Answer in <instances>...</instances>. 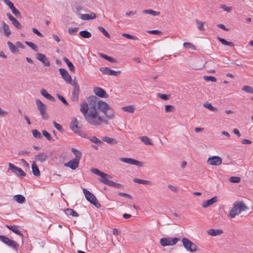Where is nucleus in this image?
<instances>
[{"label": "nucleus", "instance_id": "1", "mask_svg": "<svg viewBox=\"0 0 253 253\" xmlns=\"http://www.w3.org/2000/svg\"><path fill=\"white\" fill-rule=\"evenodd\" d=\"M92 101L89 103L90 109L88 113L84 115V119L86 122L93 126H99L100 125V121L102 120V117L98 116V113L96 110V96H90L89 97Z\"/></svg>", "mask_w": 253, "mask_h": 253}, {"label": "nucleus", "instance_id": "2", "mask_svg": "<svg viewBox=\"0 0 253 253\" xmlns=\"http://www.w3.org/2000/svg\"><path fill=\"white\" fill-rule=\"evenodd\" d=\"M97 109L102 112L107 118L113 120L115 118L113 110L106 102L99 100L97 102Z\"/></svg>", "mask_w": 253, "mask_h": 253}, {"label": "nucleus", "instance_id": "3", "mask_svg": "<svg viewBox=\"0 0 253 253\" xmlns=\"http://www.w3.org/2000/svg\"><path fill=\"white\" fill-rule=\"evenodd\" d=\"M248 209L243 201H237L233 203V208L230 211L228 216L231 218H233L236 215H238L243 211H246Z\"/></svg>", "mask_w": 253, "mask_h": 253}, {"label": "nucleus", "instance_id": "4", "mask_svg": "<svg viewBox=\"0 0 253 253\" xmlns=\"http://www.w3.org/2000/svg\"><path fill=\"white\" fill-rule=\"evenodd\" d=\"M83 191L87 201L93 205L97 208H99L101 205L99 203L95 196L85 188H83Z\"/></svg>", "mask_w": 253, "mask_h": 253}, {"label": "nucleus", "instance_id": "5", "mask_svg": "<svg viewBox=\"0 0 253 253\" xmlns=\"http://www.w3.org/2000/svg\"><path fill=\"white\" fill-rule=\"evenodd\" d=\"M182 243L183 247L187 251L193 253L198 250L197 245L187 238H183Z\"/></svg>", "mask_w": 253, "mask_h": 253}, {"label": "nucleus", "instance_id": "6", "mask_svg": "<svg viewBox=\"0 0 253 253\" xmlns=\"http://www.w3.org/2000/svg\"><path fill=\"white\" fill-rule=\"evenodd\" d=\"M37 108L43 120H47L49 116L46 113V106L43 104L40 99H37L35 101Z\"/></svg>", "mask_w": 253, "mask_h": 253}, {"label": "nucleus", "instance_id": "7", "mask_svg": "<svg viewBox=\"0 0 253 253\" xmlns=\"http://www.w3.org/2000/svg\"><path fill=\"white\" fill-rule=\"evenodd\" d=\"M179 238H174L171 239L170 237H163L160 239V244L163 247L175 245L179 241Z\"/></svg>", "mask_w": 253, "mask_h": 253}, {"label": "nucleus", "instance_id": "8", "mask_svg": "<svg viewBox=\"0 0 253 253\" xmlns=\"http://www.w3.org/2000/svg\"><path fill=\"white\" fill-rule=\"evenodd\" d=\"M0 240L9 247L17 250L18 244L14 241L12 240L4 235H0Z\"/></svg>", "mask_w": 253, "mask_h": 253}, {"label": "nucleus", "instance_id": "9", "mask_svg": "<svg viewBox=\"0 0 253 253\" xmlns=\"http://www.w3.org/2000/svg\"><path fill=\"white\" fill-rule=\"evenodd\" d=\"M8 170L11 169L12 172L18 176H25L26 173L20 168L15 166L11 163L8 164Z\"/></svg>", "mask_w": 253, "mask_h": 253}, {"label": "nucleus", "instance_id": "10", "mask_svg": "<svg viewBox=\"0 0 253 253\" xmlns=\"http://www.w3.org/2000/svg\"><path fill=\"white\" fill-rule=\"evenodd\" d=\"M120 160L122 162L128 164L137 166L140 167H142L144 166L143 162L138 161L133 159L127 158H121Z\"/></svg>", "mask_w": 253, "mask_h": 253}, {"label": "nucleus", "instance_id": "11", "mask_svg": "<svg viewBox=\"0 0 253 253\" xmlns=\"http://www.w3.org/2000/svg\"><path fill=\"white\" fill-rule=\"evenodd\" d=\"M222 158L216 156L210 157L207 160V163L211 166H219L222 164Z\"/></svg>", "mask_w": 253, "mask_h": 253}, {"label": "nucleus", "instance_id": "12", "mask_svg": "<svg viewBox=\"0 0 253 253\" xmlns=\"http://www.w3.org/2000/svg\"><path fill=\"white\" fill-rule=\"evenodd\" d=\"M73 85H74V89L72 93L71 100L74 102H77L79 99L80 88L77 83L75 81Z\"/></svg>", "mask_w": 253, "mask_h": 253}, {"label": "nucleus", "instance_id": "13", "mask_svg": "<svg viewBox=\"0 0 253 253\" xmlns=\"http://www.w3.org/2000/svg\"><path fill=\"white\" fill-rule=\"evenodd\" d=\"M99 70L104 75L117 76L121 73L120 71H116L110 69L108 67H101Z\"/></svg>", "mask_w": 253, "mask_h": 253}, {"label": "nucleus", "instance_id": "14", "mask_svg": "<svg viewBox=\"0 0 253 253\" xmlns=\"http://www.w3.org/2000/svg\"><path fill=\"white\" fill-rule=\"evenodd\" d=\"M59 71L62 76V78L64 80V81L66 83L71 84L72 81V78L69 74L67 71L63 68H60L59 69Z\"/></svg>", "mask_w": 253, "mask_h": 253}, {"label": "nucleus", "instance_id": "15", "mask_svg": "<svg viewBox=\"0 0 253 253\" xmlns=\"http://www.w3.org/2000/svg\"><path fill=\"white\" fill-rule=\"evenodd\" d=\"M37 59L41 61L44 66L49 67L50 65L49 60L46 58V56L41 53H38L36 55Z\"/></svg>", "mask_w": 253, "mask_h": 253}, {"label": "nucleus", "instance_id": "16", "mask_svg": "<svg viewBox=\"0 0 253 253\" xmlns=\"http://www.w3.org/2000/svg\"><path fill=\"white\" fill-rule=\"evenodd\" d=\"M48 158V155L47 153L44 152H41L38 153L35 157V160L37 162H40L41 163H44L46 161Z\"/></svg>", "mask_w": 253, "mask_h": 253}, {"label": "nucleus", "instance_id": "17", "mask_svg": "<svg viewBox=\"0 0 253 253\" xmlns=\"http://www.w3.org/2000/svg\"><path fill=\"white\" fill-rule=\"evenodd\" d=\"M94 93L96 95L101 98H107L108 95L106 91L102 88L96 87L94 88Z\"/></svg>", "mask_w": 253, "mask_h": 253}, {"label": "nucleus", "instance_id": "18", "mask_svg": "<svg viewBox=\"0 0 253 253\" xmlns=\"http://www.w3.org/2000/svg\"><path fill=\"white\" fill-rule=\"evenodd\" d=\"M100 181L105 184L108 185L111 187H115L118 189H120L123 187L122 184L114 182L112 181L108 180L107 178L104 179H100Z\"/></svg>", "mask_w": 253, "mask_h": 253}, {"label": "nucleus", "instance_id": "19", "mask_svg": "<svg viewBox=\"0 0 253 253\" xmlns=\"http://www.w3.org/2000/svg\"><path fill=\"white\" fill-rule=\"evenodd\" d=\"M80 161L73 159L70 161L69 162L64 164V166L67 167H69L72 170H75L79 167Z\"/></svg>", "mask_w": 253, "mask_h": 253}, {"label": "nucleus", "instance_id": "20", "mask_svg": "<svg viewBox=\"0 0 253 253\" xmlns=\"http://www.w3.org/2000/svg\"><path fill=\"white\" fill-rule=\"evenodd\" d=\"M90 170L92 173L100 176L102 178L101 179H107L111 177L110 175L104 173L97 169H91Z\"/></svg>", "mask_w": 253, "mask_h": 253}, {"label": "nucleus", "instance_id": "21", "mask_svg": "<svg viewBox=\"0 0 253 253\" xmlns=\"http://www.w3.org/2000/svg\"><path fill=\"white\" fill-rule=\"evenodd\" d=\"M70 127L74 132L79 133L80 128L78 126L77 119H73L70 124Z\"/></svg>", "mask_w": 253, "mask_h": 253}, {"label": "nucleus", "instance_id": "22", "mask_svg": "<svg viewBox=\"0 0 253 253\" xmlns=\"http://www.w3.org/2000/svg\"><path fill=\"white\" fill-rule=\"evenodd\" d=\"M218 201L217 197L216 196L213 197L211 199L208 200L207 201L204 202L202 205V207L203 208H207L209 206H211L212 204L217 202Z\"/></svg>", "mask_w": 253, "mask_h": 253}, {"label": "nucleus", "instance_id": "23", "mask_svg": "<svg viewBox=\"0 0 253 253\" xmlns=\"http://www.w3.org/2000/svg\"><path fill=\"white\" fill-rule=\"evenodd\" d=\"M207 233L209 235L216 236L222 234L223 233V231L220 229H210L208 230Z\"/></svg>", "mask_w": 253, "mask_h": 253}, {"label": "nucleus", "instance_id": "24", "mask_svg": "<svg viewBox=\"0 0 253 253\" xmlns=\"http://www.w3.org/2000/svg\"><path fill=\"white\" fill-rule=\"evenodd\" d=\"M96 14L93 12L89 14H82L80 15V18L83 20L93 19L96 17Z\"/></svg>", "mask_w": 253, "mask_h": 253}, {"label": "nucleus", "instance_id": "25", "mask_svg": "<svg viewBox=\"0 0 253 253\" xmlns=\"http://www.w3.org/2000/svg\"><path fill=\"white\" fill-rule=\"evenodd\" d=\"M41 94L46 98L47 99L54 102L55 101V99L51 94H49L45 89H42L41 90Z\"/></svg>", "mask_w": 253, "mask_h": 253}, {"label": "nucleus", "instance_id": "26", "mask_svg": "<svg viewBox=\"0 0 253 253\" xmlns=\"http://www.w3.org/2000/svg\"><path fill=\"white\" fill-rule=\"evenodd\" d=\"M80 111L83 114L84 117V115L88 113V105L86 102L81 104Z\"/></svg>", "mask_w": 253, "mask_h": 253}, {"label": "nucleus", "instance_id": "27", "mask_svg": "<svg viewBox=\"0 0 253 253\" xmlns=\"http://www.w3.org/2000/svg\"><path fill=\"white\" fill-rule=\"evenodd\" d=\"M32 169L33 174L36 176H40L41 175L40 171L35 161L32 162Z\"/></svg>", "mask_w": 253, "mask_h": 253}, {"label": "nucleus", "instance_id": "28", "mask_svg": "<svg viewBox=\"0 0 253 253\" xmlns=\"http://www.w3.org/2000/svg\"><path fill=\"white\" fill-rule=\"evenodd\" d=\"M6 227L8 229L13 232L14 233L20 236L21 237H23V234L20 232V231L18 230V226L16 225H7Z\"/></svg>", "mask_w": 253, "mask_h": 253}, {"label": "nucleus", "instance_id": "29", "mask_svg": "<svg viewBox=\"0 0 253 253\" xmlns=\"http://www.w3.org/2000/svg\"><path fill=\"white\" fill-rule=\"evenodd\" d=\"M133 181L139 184H145L148 185H152V183L149 180H143V179H140L137 178H134L133 179Z\"/></svg>", "mask_w": 253, "mask_h": 253}, {"label": "nucleus", "instance_id": "30", "mask_svg": "<svg viewBox=\"0 0 253 253\" xmlns=\"http://www.w3.org/2000/svg\"><path fill=\"white\" fill-rule=\"evenodd\" d=\"M2 29L4 31V36L6 37H9L11 32L9 28L8 25L4 22H3Z\"/></svg>", "mask_w": 253, "mask_h": 253}, {"label": "nucleus", "instance_id": "31", "mask_svg": "<svg viewBox=\"0 0 253 253\" xmlns=\"http://www.w3.org/2000/svg\"><path fill=\"white\" fill-rule=\"evenodd\" d=\"M71 151L75 156V158L74 159L80 161L82 155V152L74 148H72L71 149Z\"/></svg>", "mask_w": 253, "mask_h": 253}, {"label": "nucleus", "instance_id": "32", "mask_svg": "<svg viewBox=\"0 0 253 253\" xmlns=\"http://www.w3.org/2000/svg\"><path fill=\"white\" fill-rule=\"evenodd\" d=\"M102 140L103 141L106 142L109 144L113 145L117 143V141L116 139L110 138L108 136L103 137Z\"/></svg>", "mask_w": 253, "mask_h": 253}, {"label": "nucleus", "instance_id": "33", "mask_svg": "<svg viewBox=\"0 0 253 253\" xmlns=\"http://www.w3.org/2000/svg\"><path fill=\"white\" fill-rule=\"evenodd\" d=\"M64 61L67 64L68 67H69L70 70L74 73L75 72V68L74 65L72 63L70 60L66 58V57H63V58Z\"/></svg>", "mask_w": 253, "mask_h": 253}, {"label": "nucleus", "instance_id": "34", "mask_svg": "<svg viewBox=\"0 0 253 253\" xmlns=\"http://www.w3.org/2000/svg\"><path fill=\"white\" fill-rule=\"evenodd\" d=\"M122 110L126 112L133 113L135 111V107L134 105H130L122 107Z\"/></svg>", "mask_w": 253, "mask_h": 253}, {"label": "nucleus", "instance_id": "35", "mask_svg": "<svg viewBox=\"0 0 253 253\" xmlns=\"http://www.w3.org/2000/svg\"><path fill=\"white\" fill-rule=\"evenodd\" d=\"M14 199L19 204L24 203L26 201L25 198L23 195L20 194L15 195Z\"/></svg>", "mask_w": 253, "mask_h": 253}, {"label": "nucleus", "instance_id": "36", "mask_svg": "<svg viewBox=\"0 0 253 253\" xmlns=\"http://www.w3.org/2000/svg\"><path fill=\"white\" fill-rule=\"evenodd\" d=\"M7 45L12 53H16L19 51L17 47L11 42H8Z\"/></svg>", "mask_w": 253, "mask_h": 253}, {"label": "nucleus", "instance_id": "37", "mask_svg": "<svg viewBox=\"0 0 253 253\" xmlns=\"http://www.w3.org/2000/svg\"><path fill=\"white\" fill-rule=\"evenodd\" d=\"M139 139L144 143V144L147 145H152L153 143L151 139L147 136H141Z\"/></svg>", "mask_w": 253, "mask_h": 253}, {"label": "nucleus", "instance_id": "38", "mask_svg": "<svg viewBox=\"0 0 253 253\" xmlns=\"http://www.w3.org/2000/svg\"><path fill=\"white\" fill-rule=\"evenodd\" d=\"M79 35L83 38L88 39L91 37V34L87 30L80 31Z\"/></svg>", "mask_w": 253, "mask_h": 253}, {"label": "nucleus", "instance_id": "39", "mask_svg": "<svg viewBox=\"0 0 253 253\" xmlns=\"http://www.w3.org/2000/svg\"><path fill=\"white\" fill-rule=\"evenodd\" d=\"M217 39L224 45H228L231 47L234 46V44L232 42H227L225 39H222L219 37H217Z\"/></svg>", "mask_w": 253, "mask_h": 253}, {"label": "nucleus", "instance_id": "40", "mask_svg": "<svg viewBox=\"0 0 253 253\" xmlns=\"http://www.w3.org/2000/svg\"><path fill=\"white\" fill-rule=\"evenodd\" d=\"M64 211L67 215H69L75 217L79 216L78 213L73 209H67Z\"/></svg>", "mask_w": 253, "mask_h": 253}, {"label": "nucleus", "instance_id": "41", "mask_svg": "<svg viewBox=\"0 0 253 253\" xmlns=\"http://www.w3.org/2000/svg\"><path fill=\"white\" fill-rule=\"evenodd\" d=\"M142 12L144 14H151L153 16H157L160 14V12L154 11L153 9L143 10Z\"/></svg>", "mask_w": 253, "mask_h": 253}, {"label": "nucleus", "instance_id": "42", "mask_svg": "<svg viewBox=\"0 0 253 253\" xmlns=\"http://www.w3.org/2000/svg\"><path fill=\"white\" fill-rule=\"evenodd\" d=\"M203 106L212 111H217V109L215 107H213L212 106V105L210 103H204L203 104Z\"/></svg>", "mask_w": 253, "mask_h": 253}, {"label": "nucleus", "instance_id": "43", "mask_svg": "<svg viewBox=\"0 0 253 253\" xmlns=\"http://www.w3.org/2000/svg\"><path fill=\"white\" fill-rule=\"evenodd\" d=\"M25 43L26 44H27L28 46H30L31 48H32L35 51H37L38 50V46L33 42L26 41L25 42Z\"/></svg>", "mask_w": 253, "mask_h": 253}, {"label": "nucleus", "instance_id": "44", "mask_svg": "<svg viewBox=\"0 0 253 253\" xmlns=\"http://www.w3.org/2000/svg\"><path fill=\"white\" fill-rule=\"evenodd\" d=\"M98 29L99 31L102 33V34L107 38L110 39V35L107 32V31L103 27L101 26L98 27Z\"/></svg>", "mask_w": 253, "mask_h": 253}, {"label": "nucleus", "instance_id": "45", "mask_svg": "<svg viewBox=\"0 0 253 253\" xmlns=\"http://www.w3.org/2000/svg\"><path fill=\"white\" fill-rule=\"evenodd\" d=\"M12 24L18 29H21L22 28V25L20 23V22L15 18L12 21H11Z\"/></svg>", "mask_w": 253, "mask_h": 253}, {"label": "nucleus", "instance_id": "46", "mask_svg": "<svg viewBox=\"0 0 253 253\" xmlns=\"http://www.w3.org/2000/svg\"><path fill=\"white\" fill-rule=\"evenodd\" d=\"M32 133L33 136L36 138L40 139L42 138V135L41 133L37 129L33 130Z\"/></svg>", "mask_w": 253, "mask_h": 253}, {"label": "nucleus", "instance_id": "47", "mask_svg": "<svg viewBox=\"0 0 253 253\" xmlns=\"http://www.w3.org/2000/svg\"><path fill=\"white\" fill-rule=\"evenodd\" d=\"M242 90L246 91V92L253 93V88L250 86L245 85L242 88Z\"/></svg>", "mask_w": 253, "mask_h": 253}, {"label": "nucleus", "instance_id": "48", "mask_svg": "<svg viewBox=\"0 0 253 253\" xmlns=\"http://www.w3.org/2000/svg\"><path fill=\"white\" fill-rule=\"evenodd\" d=\"M89 140L93 143L97 144H102V141L97 138L95 136L91 137L89 138Z\"/></svg>", "mask_w": 253, "mask_h": 253}, {"label": "nucleus", "instance_id": "49", "mask_svg": "<svg viewBox=\"0 0 253 253\" xmlns=\"http://www.w3.org/2000/svg\"><path fill=\"white\" fill-rule=\"evenodd\" d=\"M53 124L54 127L60 132H63L64 131L62 126L60 124L57 123L55 121L53 122Z\"/></svg>", "mask_w": 253, "mask_h": 253}, {"label": "nucleus", "instance_id": "50", "mask_svg": "<svg viewBox=\"0 0 253 253\" xmlns=\"http://www.w3.org/2000/svg\"><path fill=\"white\" fill-rule=\"evenodd\" d=\"M196 22L197 24L198 25V29L199 30L204 31L205 30V28H204V24L205 23L202 22L197 19L196 20Z\"/></svg>", "mask_w": 253, "mask_h": 253}, {"label": "nucleus", "instance_id": "51", "mask_svg": "<svg viewBox=\"0 0 253 253\" xmlns=\"http://www.w3.org/2000/svg\"><path fill=\"white\" fill-rule=\"evenodd\" d=\"M42 134L48 140H52V138L51 135L45 130H42Z\"/></svg>", "mask_w": 253, "mask_h": 253}, {"label": "nucleus", "instance_id": "52", "mask_svg": "<svg viewBox=\"0 0 253 253\" xmlns=\"http://www.w3.org/2000/svg\"><path fill=\"white\" fill-rule=\"evenodd\" d=\"M122 36L126 38H127L128 39L133 40H136L138 39V38L136 37L132 36L130 34H126V33H123Z\"/></svg>", "mask_w": 253, "mask_h": 253}, {"label": "nucleus", "instance_id": "53", "mask_svg": "<svg viewBox=\"0 0 253 253\" xmlns=\"http://www.w3.org/2000/svg\"><path fill=\"white\" fill-rule=\"evenodd\" d=\"M204 79L205 81H211L212 82H215L216 81V79L214 77H213V76H204Z\"/></svg>", "mask_w": 253, "mask_h": 253}, {"label": "nucleus", "instance_id": "54", "mask_svg": "<svg viewBox=\"0 0 253 253\" xmlns=\"http://www.w3.org/2000/svg\"><path fill=\"white\" fill-rule=\"evenodd\" d=\"M229 180L232 183H239L241 180V178L239 177L232 176L230 178Z\"/></svg>", "mask_w": 253, "mask_h": 253}, {"label": "nucleus", "instance_id": "55", "mask_svg": "<svg viewBox=\"0 0 253 253\" xmlns=\"http://www.w3.org/2000/svg\"><path fill=\"white\" fill-rule=\"evenodd\" d=\"M174 108L173 106L170 105H167L165 106V111L166 112H173Z\"/></svg>", "mask_w": 253, "mask_h": 253}, {"label": "nucleus", "instance_id": "56", "mask_svg": "<svg viewBox=\"0 0 253 253\" xmlns=\"http://www.w3.org/2000/svg\"><path fill=\"white\" fill-rule=\"evenodd\" d=\"M158 96L162 99L167 100L169 99L170 95L158 93Z\"/></svg>", "mask_w": 253, "mask_h": 253}, {"label": "nucleus", "instance_id": "57", "mask_svg": "<svg viewBox=\"0 0 253 253\" xmlns=\"http://www.w3.org/2000/svg\"><path fill=\"white\" fill-rule=\"evenodd\" d=\"M57 97L65 105H66L67 106L68 105V103L67 102L66 99L64 98V97L62 95L59 94H57Z\"/></svg>", "mask_w": 253, "mask_h": 253}, {"label": "nucleus", "instance_id": "58", "mask_svg": "<svg viewBox=\"0 0 253 253\" xmlns=\"http://www.w3.org/2000/svg\"><path fill=\"white\" fill-rule=\"evenodd\" d=\"M118 195L120 196H122V197H126L129 199H131L132 198V197L131 195H129V194H126V193H123V192H119L118 193Z\"/></svg>", "mask_w": 253, "mask_h": 253}, {"label": "nucleus", "instance_id": "59", "mask_svg": "<svg viewBox=\"0 0 253 253\" xmlns=\"http://www.w3.org/2000/svg\"><path fill=\"white\" fill-rule=\"evenodd\" d=\"M220 8L228 12H230L232 10V8L231 7L227 6L225 4L221 5Z\"/></svg>", "mask_w": 253, "mask_h": 253}, {"label": "nucleus", "instance_id": "60", "mask_svg": "<svg viewBox=\"0 0 253 253\" xmlns=\"http://www.w3.org/2000/svg\"><path fill=\"white\" fill-rule=\"evenodd\" d=\"M13 13L17 17H21L20 12L15 8H13L12 10Z\"/></svg>", "mask_w": 253, "mask_h": 253}, {"label": "nucleus", "instance_id": "61", "mask_svg": "<svg viewBox=\"0 0 253 253\" xmlns=\"http://www.w3.org/2000/svg\"><path fill=\"white\" fill-rule=\"evenodd\" d=\"M183 46L186 48H190L191 49H195V46L190 42H184Z\"/></svg>", "mask_w": 253, "mask_h": 253}, {"label": "nucleus", "instance_id": "62", "mask_svg": "<svg viewBox=\"0 0 253 253\" xmlns=\"http://www.w3.org/2000/svg\"><path fill=\"white\" fill-rule=\"evenodd\" d=\"M168 187L172 191L174 192H177L178 191V188L175 186L169 184L168 185Z\"/></svg>", "mask_w": 253, "mask_h": 253}, {"label": "nucleus", "instance_id": "63", "mask_svg": "<svg viewBox=\"0 0 253 253\" xmlns=\"http://www.w3.org/2000/svg\"><path fill=\"white\" fill-rule=\"evenodd\" d=\"M78 28L77 27L74 28H69L68 29V32H69V33L70 34L73 35L75 33H76V32H77L78 31Z\"/></svg>", "mask_w": 253, "mask_h": 253}, {"label": "nucleus", "instance_id": "64", "mask_svg": "<svg viewBox=\"0 0 253 253\" xmlns=\"http://www.w3.org/2000/svg\"><path fill=\"white\" fill-rule=\"evenodd\" d=\"M32 31L35 34H36L38 36L40 37H43L42 34L41 32H40L36 28H33Z\"/></svg>", "mask_w": 253, "mask_h": 253}]
</instances>
